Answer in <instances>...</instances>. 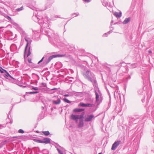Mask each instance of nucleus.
I'll return each instance as SVG.
<instances>
[{
    "label": "nucleus",
    "instance_id": "nucleus-1",
    "mask_svg": "<svg viewBox=\"0 0 154 154\" xmlns=\"http://www.w3.org/2000/svg\"><path fill=\"white\" fill-rule=\"evenodd\" d=\"M18 31L20 33L22 37L24 38L26 41L27 42V44L25 49L24 54L25 56H26V57H28L31 54L30 47L29 46L28 49V45L31 43V40L30 38L27 37V35L26 34L20 27H18Z\"/></svg>",
    "mask_w": 154,
    "mask_h": 154
},
{
    "label": "nucleus",
    "instance_id": "nucleus-2",
    "mask_svg": "<svg viewBox=\"0 0 154 154\" xmlns=\"http://www.w3.org/2000/svg\"><path fill=\"white\" fill-rule=\"evenodd\" d=\"M38 23L41 27V31L44 34L49 35H48V31L45 30V29H48V27H49V23L47 19V18H45L44 19H42V20H39L38 21Z\"/></svg>",
    "mask_w": 154,
    "mask_h": 154
},
{
    "label": "nucleus",
    "instance_id": "nucleus-3",
    "mask_svg": "<svg viewBox=\"0 0 154 154\" xmlns=\"http://www.w3.org/2000/svg\"><path fill=\"white\" fill-rule=\"evenodd\" d=\"M84 75L86 79L91 82L95 83L96 82L94 75L92 72H90L89 70H87L85 73L84 74Z\"/></svg>",
    "mask_w": 154,
    "mask_h": 154
},
{
    "label": "nucleus",
    "instance_id": "nucleus-4",
    "mask_svg": "<svg viewBox=\"0 0 154 154\" xmlns=\"http://www.w3.org/2000/svg\"><path fill=\"white\" fill-rule=\"evenodd\" d=\"M51 101L53 105H58L61 102V97L59 95L54 96L53 97Z\"/></svg>",
    "mask_w": 154,
    "mask_h": 154
},
{
    "label": "nucleus",
    "instance_id": "nucleus-5",
    "mask_svg": "<svg viewBox=\"0 0 154 154\" xmlns=\"http://www.w3.org/2000/svg\"><path fill=\"white\" fill-rule=\"evenodd\" d=\"M59 36L58 35H55V36H54V34L52 35V37H50L49 38V40L50 42L52 44H56L57 42L58 41Z\"/></svg>",
    "mask_w": 154,
    "mask_h": 154
},
{
    "label": "nucleus",
    "instance_id": "nucleus-6",
    "mask_svg": "<svg viewBox=\"0 0 154 154\" xmlns=\"http://www.w3.org/2000/svg\"><path fill=\"white\" fill-rule=\"evenodd\" d=\"M63 56L61 55L56 54L52 55L49 57L48 58H46L44 60V63L45 64H48L53 58L57 57H62Z\"/></svg>",
    "mask_w": 154,
    "mask_h": 154
},
{
    "label": "nucleus",
    "instance_id": "nucleus-7",
    "mask_svg": "<svg viewBox=\"0 0 154 154\" xmlns=\"http://www.w3.org/2000/svg\"><path fill=\"white\" fill-rule=\"evenodd\" d=\"M121 141L120 140H117L115 141L112 146L111 149L112 150H115L117 147L120 144Z\"/></svg>",
    "mask_w": 154,
    "mask_h": 154
},
{
    "label": "nucleus",
    "instance_id": "nucleus-8",
    "mask_svg": "<svg viewBox=\"0 0 154 154\" xmlns=\"http://www.w3.org/2000/svg\"><path fill=\"white\" fill-rule=\"evenodd\" d=\"M6 36L8 38V39L9 40H12L15 38V37L13 35V33L10 31H8V32L6 33Z\"/></svg>",
    "mask_w": 154,
    "mask_h": 154
},
{
    "label": "nucleus",
    "instance_id": "nucleus-9",
    "mask_svg": "<svg viewBox=\"0 0 154 154\" xmlns=\"http://www.w3.org/2000/svg\"><path fill=\"white\" fill-rule=\"evenodd\" d=\"M94 106L93 104L91 103H87L85 104L83 103H80L79 105V106H81L82 107H92Z\"/></svg>",
    "mask_w": 154,
    "mask_h": 154
},
{
    "label": "nucleus",
    "instance_id": "nucleus-10",
    "mask_svg": "<svg viewBox=\"0 0 154 154\" xmlns=\"http://www.w3.org/2000/svg\"><path fill=\"white\" fill-rule=\"evenodd\" d=\"M94 117V116L93 115H87L85 119V121L88 122L92 120V119Z\"/></svg>",
    "mask_w": 154,
    "mask_h": 154
},
{
    "label": "nucleus",
    "instance_id": "nucleus-11",
    "mask_svg": "<svg viewBox=\"0 0 154 154\" xmlns=\"http://www.w3.org/2000/svg\"><path fill=\"white\" fill-rule=\"evenodd\" d=\"M114 95L115 98H116L117 99H121L120 94L118 89H117L114 92Z\"/></svg>",
    "mask_w": 154,
    "mask_h": 154
},
{
    "label": "nucleus",
    "instance_id": "nucleus-12",
    "mask_svg": "<svg viewBox=\"0 0 154 154\" xmlns=\"http://www.w3.org/2000/svg\"><path fill=\"white\" fill-rule=\"evenodd\" d=\"M95 94L96 95V102L97 103H98L99 101V97L100 95L101 94V93L98 91V92H97L96 90H95Z\"/></svg>",
    "mask_w": 154,
    "mask_h": 154
},
{
    "label": "nucleus",
    "instance_id": "nucleus-13",
    "mask_svg": "<svg viewBox=\"0 0 154 154\" xmlns=\"http://www.w3.org/2000/svg\"><path fill=\"white\" fill-rule=\"evenodd\" d=\"M4 71L5 73V74H4V77L6 78V79H8L9 78H12V79H14L10 74H9L7 72L6 70H4Z\"/></svg>",
    "mask_w": 154,
    "mask_h": 154
},
{
    "label": "nucleus",
    "instance_id": "nucleus-14",
    "mask_svg": "<svg viewBox=\"0 0 154 154\" xmlns=\"http://www.w3.org/2000/svg\"><path fill=\"white\" fill-rule=\"evenodd\" d=\"M50 143V139L49 138H45L43 139V143Z\"/></svg>",
    "mask_w": 154,
    "mask_h": 154
},
{
    "label": "nucleus",
    "instance_id": "nucleus-15",
    "mask_svg": "<svg viewBox=\"0 0 154 154\" xmlns=\"http://www.w3.org/2000/svg\"><path fill=\"white\" fill-rule=\"evenodd\" d=\"M122 13L121 12H115L114 13V15L117 18H120L122 16Z\"/></svg>",
    "mask_w": 154,
    "mask_h": 154
},
{
    "label": "nucleus",
    "instance_id": "nucleus-16",
    "mask_svg": "<svg viewBox=\"0 0 154 154\" xmlns=\"http://www.w3.org/2000/svg\"><path fill=\"white\" fill-rule=\"evenodd\" d=\"M79 115H75L72 114L71 115V119L73 120H76V122H77V119H79Z\"/></svg>",
    "mask_w": 154,
    "mask_h": 154
},
{
    "label": "nucleus",
    "instance_id": "nucleus-17",
    "mask_svg": "<svg viewBox=\"0 0 154 154\" xmlns=\"http://www.w3.org/2000/svg\"><path fill=\"white\" fill-rule=\"evenodd\" d=\"M11 23L14 26V27L17 28V30H18V27H20L19 25L13 20H11Z\"/></svg>",
    "mask_w": 154,
    "mask_h": 154
},
{
    "label": "nucleus",
    "instance_id": "nucleus-18",
    "mask_svg": "<svg viewBox=\"0 0 154 154\" xmlns=\"http://www.w3.org/2000/svg\"><path fill=\"white\" fill-rule=\"evenodd\" d=\"M84 125V122L83 119L79 121L78 126L79 128H81L83 127Z\"/></svg>",
    "mask_w": 154,
    "mask_h": 154
},
{
    "label": "nucleus",
    "instance_id": "nucleus-19",
    "mask_svg": "<svg viewBox=\"0 0 154 154\" xmlns=\"http://www.w3.org/2000/svg\"><path fill=\"white\" fill-rule=\"evenodd\" d=\"M130 20V17L126 18L123 22L124 24H125L128 23Z\"/></svg>",
    "mask_w": 154,
    "mask_h": 154
},
{
    "label": "nucleus",
    "instance_id": "nucleus-20",
    "mask_svg": "<svg viewBox=\"0 0 154 154\" xmlns=\"http://www.w3.org/2000/svg\"><path fill=\"white\" fill-rule=\"evenodd\" d=\"M32 19L35 22L37 21L38 23V21L39 20H42L40 19L39 17H38L37 16H33L32 17Z\"/></svg>",
    "mask_w": 154,
    "mask_h": 154
},
{
    "label": "nucleus",
    "instance_id": "nucleus-21",
    "mask_svg": "<svg viewBox=\"0 0 154 154\" xmlns=\"http://www.w3.org/2000/svg\"><path fill=\"white\" fill-rule=\"evenodd\" d=\"M84 110L85 109H84L76 108L73 110V112H79L83 111H84Z\"/></svg>",
    "mask_w": 154,
    "mask_h": 154
},
{
    "label": "nucleus",
    "instance_id": "nucleus-22",
    "mask_svg": "<svg viewBox=\"0 0 154 154\" xmlns=\"http://www.w3.org/2000/svg\"><path fill=\"white\" fill-rule=\"evenodd\" d=\"M148 117V116L147 114H145L143 116V120H144V121H146Z\"/></svg>",
    "mask_w": 154,
    "mask_h": 154
},
{
    "label": "nucleus",
    "instance_id": "nucleus-23",
    "mask_svg": "<svg viewBox=\"0 0 154 154\" xmlns=\"http://www.w3.org/2000/svg\"><path fill=\"white\" fill-rule=\"evenodd\" d=\"M42 152L43 154H48L49 152L48 150L46 149L43 150Z\"/></svg>",
    "mask_w": 154,
    "mask_h": 154
},
{
    "label": "nucleus",
    "instance_id": "nucleus-24",
    "mask_svg": "<svg viewBox=\"0 0 154 154\" xmlns=\"http://www.w3.org/2000/svg\"><path fill=\"white\" fill-rule=\"evenodd\" d=\"M79 15V13H74L72 14L71 15V17L72 18H73L75 17L78 16Z\"/></svg>",
    "mask_w": 154,
    "mask_h": 154
},
{
    "label": "nucleus",
    "instance_id": "nucleus-25",
    "mask_svg": "<svg viewBox=\"0 0 154 154\" xmlns=\"http://www.w3.org/2000/svg\"><path fill=\"white\" fill-rule=\"evenodd\" d=\"M42 133L45 136H48L50 134L49 132L48 131H44Z\"/></svg>",
    "mask_w": 154,
    "mask_h": 154
},
{
    "label": "nucleus",
    "instance_id": "nucleus-26",
    "mask_svg": "<svg viewBox=\"0 0 154 154\" xmlns=\"http://www.w3.org/2000/svg\"><path fill=\"white\" fill-rule=\"evenodd\" d=\"M63 100L66 103H71V101L69 100L66 98H64L63 99Z\"/></svg>",
    "mask_w": 154,
    "mask_h": 154
},
{
    "label": "nucleus",
    "instance_id": "nucleus-27",
    "mask_svg": "<svg viewBox=\"0 0 154 154\" xmlns=\"http://www.w3.org/2000/svg\"><path fill=\"white\" fill-rule=\"evenodd\" d=\"M137 66V63H133L131 64V68H134Z\"/></svg>",
    "mask_w": 154,
    "mask_h": 154
},
{
    "label": "nucleus",
    "instance_id": "nucleus-28",
    "mask_svg": "<svg viewBox=\"0 0 154 154\" xmlns=\"http://www.w3.org/2000/svg\"><path fill=\"white\" fill-rule=\"evenodd\" d=\"M23 9V6L21 7L20 8L16 9V11H20L22 10Z\"/></svg>",
    "mask_w": 154,
    "mask_h": 154
},
{
    "label": "nucleus",
    "instance_id": "nucleus-29",
    "mask_svg": "<svg viewBox=\"0 0 154 154\" xmlns=\"http://www.w3.org/2000/svg\"><path fill=\"white\" fill-rule=\"evenodd\" d=\"M5 17L7 18L8 20H10L11 21V20H11V17H10L9 16L7 15H5Z\"/></svg>",
    "mask_w": 154,
    "mask_h": 154
},
{
    "label": "nucleus",
    "instance_id": "nucleus-30",
    "mask_svg": "<svg viewBox=\"0 0 154 154\" xmlns=\"http://www.w3.org/2000/svg\"><path fill=\"white\" fill-rule=\"evenodd\" d=\"M35 141L37 143H43V139L42 140H36Z\"/></svg>",
    "mask_w": 154,
    "mask_h": 154
},
{
    "label": "nucleus",
    "instance_id": "nucleus-31",
    "mask_svg": "<svg viewBox=\"0 0 154 154\" xmlns=\"http://www.w3.org/2000/svg\"><path fill=\"white\" fill-rule=\"evenodd\" d=\"M110 33H109V32H107V33H105L103 35V37H106L107 36V35L109 34Z\"/></svg>",
    "mask_w": 154,
    "mask_h": 154
},
{
    "label": "nucleus",
    "instance_id": "nucleus-32",
    "mask_svg": "<svg viewBox=\"0 0 154 154\" xmlns=\"http://www.w3.org/2000/svg\"><path fill=\"white\" fill-rule=\"evenodd\" d=\"M39 93L38 91H32L29 92V94H37Z\"/></svg>",
    "mask_w": 154,
    "mask_h": 154
},
{
    "label": "nucleus",
    "instance_id": "nucleus-33",
    "mask_svg": "<svg viewBox=\"0 0 154 154\" xmlns=\"http://www.w3.org/2000/svg\"><path fill=\"white\" fill-rule=\"evenodd\" d=\"M18 132L20 133H24V131L22 129H20L18 130Z\"/></svg>",
    "mask_w": 154,
    "mask_h": 154
},
{
    "label": "nucleus",
    "instance_id": "nucleus-34",
    "mask_svg": "<svg viewBox=\"0 0 154 154\" xmlns=\"http://www.w3.org/2000/svg\"><path fill=\"white\" fill-rule=\"evenodd\" d=\"M1 69H0V71L2 73H4V72H5L4 71V70H5L4 69H3L1 67Z\"/></svg>",
    "mask_w": 154,
    "mask_h": 154
},
{
    "label": "nucleus",
    "instance_id": "nucleus-35",
    "mask_svg": "<svg viewBox=\"0 0 154 154\" xmlns=\"http://www.w3.org/2000/svg\"><path fill=\"white\" fill-rule=\"evenodd\" d=\"M79 119H81L83 118L84 116V114H81L80 115H79Z\"/></svg>",
    "mask_w": 154,
    "mask_h": 154
},
{
    "label": "nucleus",
    "instance_id": "nucleus-36",
    "mask_svg": "<svg viewBox=\"0 0 154 154\" xmlns=\"http://www.w3.org/2000/svg\"><path fill=\"white\" fill-rule=\"evenodd\" d=\"M32 89L35 90H38V88L37 87H32Z\"/></svg>",
    "mask_w": 154,
    "mask_h": 154
},
{
    "label": "nucleus",
    "instance_id": "nucleus-37",
    "mask_svg": "<svg viewBox=\"0 0 154 154\" xmlns=\"http://www.w3.org/2000/svg\"><path fill=\"white\" fill-rule=\"evenodd\" d=\"M132 74H133V73L132 72L130 74V75H129L127 77V80H129V79H131V75Z\"/></svg>",
    "mask_w": 154,
    "mask_h": 154
},
{
    "label": "nucleus",
    "instance_id": "nucleus-38",
    "mask_svg": "<svg viewBox=\"0 0 154 154\" xmlns=\"http://www.w3.org/2000/svg\"><path fill=\"white\" fill-rule=\"evenodd\" d=\"M44 58H45L44 57H43L38 62V63L39 64V63H41V62H42L43 61V60Z\"/></svg>",
    "mask_w": 154,
    "mask_h": 154
},
{
    "label": "nucleus",
    "instance_id": "nucleus-39",
    "mask_svg": "<svg viewBox=\"0 0 154 154\" xmlns=\"http://www.w3.org/2000/svg\"><path fill=\"white\" fill-rule=\"evenodd\" d=\"M152 137L154 138V129L153 130V132L152 134Z\"/></svg>",
    "mask_w": 154,
    "mask_h": 154
},
{
    "label": "nucleus",
    "instance_id": "nucleus-40",
    "mask_svg": "<svg viewBox=\"0 0 154 154\" xmlns=\"http://www.w3.org/2000/svg\"><path fill=\"white\" fill-rule=\"evenodd\" d=\"M58 152L60 154H63L62 152L60 150L58 151Z\"/></svg>",
    "mask_w": 154,
    "mask_h": 154
},
{
    "label": "nucleus",
    "instance_id": "nucleus-41",
    "mask_svg": "<svg viewBox=\"0 0 154 154\" xmlns=\"http://www.w3.org/2000/svg\"><path fill=\"white\" fill-rule=\"evenodd\" d=\"M85 2H90L91 0H84Z\"/></svg>",
    "mask_w": 154,
    "mask_h": 154
},
{
    "label": "nucleus",
    "instance_id": "nucleus-42",
    "mask_svg": "<svg viewBox=\"0 0 154 154\" xmlns=\"http://www.w3.org/2000/svg\"><path fill=\"white\" fill-rule=\"evenodd\" d=\"M64 96L65 97H67L69 96V95L68 94H66L64 95Z\"/></svg>",
    "mask_w": 154,
    "mask_h": 154
},
{
    "label": "nucleus",
    "instance_id": "nucleus-43",
    "mask_svg": "<svg viewBox=\"0 0 154 154\" xmlns=\"http://www.w3.org/2000/svg\"><path fill=\"white\" fill-rule=\"evenodd\" d=\"M56 147L57 148V149L58 152L60 150V149L57 147L56 146Z\"/></svg>",
    "mask_w": 154,
    "mask_h": 154
},
{
    "label": "nucleus",
    "instance_id": "nucleus-44",
    "mask_svg": "<svg viewBox=\"0 0 154 154\" xmlns=\"http://www.w3.org/2000/svg\"><path fill=\"white\" fill-rule=\"evenodd\" d=\"M28 61L29 63H31V59H28Z\"/></svg>",
    "mask_w": 154,
    "mask_h": 154
},
{
    "label": "nucleus",
    "instance_id": "nucleus-45",
    "mask_svg": "<svg viewBox=\"0 0 154 154\" xmlns=\"http://www.w3.org/2000/svg\"><path fill=\"white\" fill-rule=\"evenodd\" d=\"M148 52H149V53H152V51H151V50H149V51H148Z\"/></svg>",
    "mask_w": 154,
    "mask_h": 154
},
{
    "label": "nucleus",
    "instance_id": "nucleus-46",
    "mask_svg": "<svg viewBox=\"0 0 154 154\" xmlns=\"http://www.w3.org/2000/svg\"><path fill=\"white\" fill-rule=\"evenodd\" d=\"M14 37H15V38H17V35L15 34V36H14Z\"/></svg>",
    "mask_w": 154,
    "mask_h": 154
},
{
    "label": "nucleus",
    "instance_id": "nucleus-47",
    "mask_svg": "<svg viewBox=\"0 0 154 154\" xmlns=\"http://www.w3.org/2000/svg\"><path fill=\"white\" fill-rule=\"evenodd\" d=\"M56 89H57L56 88H53V89H51V90H54Z\"/></svg>",
    "mask_w": 154,
    "mask_h": 154
},
{
    "label": "nucleus",
    "instance_id": "nucleus-48",
    "mask_svg": "<svg viewBox=\"0 0 154 154\" xmlns=\"http://www.w3.org/2000/svg\"><path fill=\"white\" fill-rule=\"evenodd\" d=\"M4 28V27H0V29H1L3 28Z\"/></svg>",
    "mask_w": 154,
    "mask_h": 154
},
{
    "label": "nucleus",
    "instance_id": "nucleus-49",
    "mask_svg": "<svg viewBox=\"0 0 154 154\" xmlns=\"http://www.w3.org/2000/svg\"><path fill=\"white\" fill-rule=\"evenodd\" d=\"M153 122H154V116L153 117Z\"/></svg>",
    "mask_w": 154,
    "mask_h": 154
},
{
    "label": "nucleus",
    "instance_id": "nucleus-50",
    "mask_svg": "<svg viewBox=\"0 0 154 154\" xmlns=\"http://www.w3.org/2000/svg\"><path fill=\"white\" fill-rule=\"evenodd\" d=\"M98 154H102V153L100 152V153H99Z\"/></svg>",
    "mask_w": 154,
    "mask_h": 154
},
{
    "label": "nucleus",
    "instance_id": "nucleus-51",
    "mask_svg": "<svg viewBox=\"0 0 154 154\" xmlns=\"http://www.w3.org/2000/svg\"><path fill=\"white\" fill-rule=\"evenodd\" d=\"M113 22V21L112 20V21H111V23H112Z\"/></svg>",
    "mask_w": 154,
    "mask_h": 154
}]
</instances>
